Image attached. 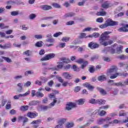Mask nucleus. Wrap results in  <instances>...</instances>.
Returning a JSON list of instances; mask_svg holds the SVG:
<instances>
[{
	"mask_svg": "<svg viewBox=\"0 0 128 128\" xmlns=\"http://www.w3.org/2000/svg\"><path fill=\"white\" fill-rule=\"evenodd\" d=\"M110 34V32H105L102 34L100 39V44H102V46H108V44H112V40H109L108 42H106V40H108L110 38L108 34Z\"/></svg>",
	"mask_w": 128,
	"mask_h": 128,
	"instance_id": "obj_1",
	"label": "nucleus"
},
{
	"mask_svg": "<svg viewBox=\"0 0 128 128\" xmlns=\"http://www.w3.org/2000/svg\"><path fill=\"white\" fill-rule=\"evenodd\" d=\"M108 26H118V22L116 21H113L112 19L109 18L106 22Z\"/></svg>",
	"mask_w": 128,
	"mask_h": 128,
	"instance_id": "obj_2",
	"label": "nucleus"
},
{
	"mask_svg": "<svg viewBox=\"0 0 128 128\" xmlns=\"http://www.w3.org/2000/svg\"><path fill=\"white\" fill-rule=\"evenodd\" d=\"M54 56H56V54H50L46 55L44 58H42L40 59V61L44 62L46 60H52V58H54Z\"/></svg>",
	"mask_w": 128,
	"mask_h": 128,
	"instance_id": "obj_3",
	"label": "nucleus"
},
{
	"mask_svg": "<svg viewBox=\"0 0 128 128\" xmlns=\"http://www.w3.org/2000/svg\"><path fill=\"white\" fill-rule=\"evenodd\" d=\"M121 26L122 27L119 28L118 30L120 32H128V24H122Z\"/></svg>",
	"mask_w": 128,
	"mask_h": 128,
	"instance_id": "obj_4",
	"label": "nucleus"
},
{
	"mask_svg": "<svg viewBox=\"0 0 128 128\" xmlns=\"http://www.w3.org/2000/svg\"><path fill=\"white\" fill-rule=\"evenodd\" d=\"M118 76H128V74L126 72H122V73H116L115 74H112L110 76V78H112V80L114 78H118Z\"/></svg>",
	"mask_w": 128,
	"mask_h": 128,
	"instance_id": "obj_5",
	"label": "nucleus"
},
{
	"mask_svg": "<svg viewBox=\"0 0 128 128\" xmlns=\"http://www.w3.org/2000/svg\"><path fill=\"white\" fill-rule=\"evenodd\" d=\"M76 108V104L71 102L66 104V109L67 110H72V108Z\"/></svg>",
	"mask_w": 128,
	"mask_h": 128,
	"instance_id": "obj_6",
	"label": "nucleus"
},
{
	"mask_svg": "<svg viewBox=\"0 0 128 128\" xmlns=\"http://www.w3.org/2000/svg\"><path fill=\"white\" fill-rule=\"evenodd\" d=\"M38 114L36 112H30L27 113L26 116L30 118H34L38 116Z\"/></svg>",
	"mask_w": 128,
	"mask_h": 128,
	"instance_id": "obj_7",
	"label": "nucleus"
},
{
	"mask_svg": "<svg viewBox=\"0 0 128 128\" xmlns=\"http://www.w3.org/2000/svg\"><path fill=\"white\" fill-rule=\"evenodd\" d=\"M62 76L66 80H72V75L70 74L68 72H64L62 74Z\"/></svg>",
	"mask_w": 128,
	"mask_h": 128,
	"instance_id": "obj_8",
	"label": "nucleus"
},
{
	"mask_svg": "<svg viewBox=\"0 0 128 128\" xmlns=\"http://www.w3.org/2000/svg\"><path fill=\"white\" fill-rule=\"evenodd\" d=\"M118 72V67L116 66H112L110 69L108 70V74H114Z\"/></svg>",
	"mask_w": 128,
	"mask_h": 128,
	"instance_id": "obj_9",
	"label": "nucleus"
},
{
	"mask_svg": "<svg viewBox=\"0 0 128 128\" xmlns=\"http://www.w3.org/2000/svg\"><path fill=\"white\" fill-rule=\"evenodd\" d=\"M48 96H49V98H54L53 100V102L50 103V106H54V104H56V103L57 102L56 98H55L56 95L51 94Z\"/></svg>",
	"mask_w": 128,
	"mask_h": 128,
	"instance_id": "obj_10",
	"label": "nucleus"
},
{
	"mask_svg": "<svg viewBox=\"0 0 128 128\" xmlns=\"http://www.w3.org/2000/svg\"><path fill=\"white\" fill-rule=\"evenodd\" d=\"M42 122V120H34L31 122V124H34L33 126L34 128H38V124Z\"/></svg>",
	"mask_w": 128,
	"mask_h": 128,
	"instance_id": "obj_11",
	"label": "nucleus"
},
{
	"mask_svg": "<svg viewBox=\"0 0 128 128\" xmlns=\"http://www.w3.org/2000/svg\"><path fill=\"white\" fill-rule=\"evenodd\" d=\"M88 47L92 48V50H93V48H98V44L94 42H90L88 44Z\"/></svg>",
	"mask_w": 128,
	"mask_h": 128,
	"instance_id": "obj_12",
	"label": "nucleus"
},
{
	"mask_svg": "<svg viewBox=\"0 0 128 128\" xmlns=\"http://www.w3.org/2000/svg\"><path fill=\"white\" fill-rule=\"evenodd\" d=\"M101 6L103 8H110V2H104L102 3Z\"/></svg>",
	"mask_w": 128,
	"mask_h": 128,
	"instance_id": "obj_13",
	"label": "nucleus"
},
{
	"mask_svg": "<svg viewBox=\"0 0 128 128\" xmlns=\"http://www.w3.org/2000/svg\"><path fill=\"white\" fill-rule=\"evenodd\" d=\"M90 30H98V28H92L91 27H88L82 30V32H90Z\"/></svg>",
	"mask_w": 128,
	"mask_h": 128,
	"instance_id": "obj_14",
	"label": "nucleus"
},
{
	"mask_svg": "<svg viewBox=\"0 0 128 128\" xmlns=\"http://www.w3.org/2000/svg\"><path fill=\"white\" fill-rule=\"evenodd\" d=\"M100 37V34L98 32H94L92 35H89L86 36V38H99Z\"/></svg>",
	"mask_w": 128,
	"mask_h": 128,
	"instance_id": "obj_15",
	"label": "nucleus"
},
{
	"mask_svg": "<svg viewBox=\"0 0 128 128\" xmlns=\"http://www.w3.org/2000/svg\"><path fill=\"white\" fill-rule=\"evenodd\" d=\"M41 8L44 10H51L52 6H48V5H44L41 6Z\"/></svg>",
	"mask_w": 128,
	"mask_h": 128,
	"instance_id": "obj_16",
	"label": "nucleus"
},
{
	"mask_svg": "<svg viewBox=\"0 0 128 128\" xmlns=\"http://www.w3.org/2000/svg\"><path fill=\"white\" fill-rule=\"evenodd\" d=\"M96 90H98V92H100L102 94H106V92L101 88L98 87Z\"/></svg>",
	"mask_w": 128,
	"mask_h": 128,
	"instance_id": "obj_17",
	"label": "nucleus"
},
{
	"mask_svg": "<svg viewBox=\"0 0 128 128\" xmlns=\"http://www.w3.org/2000/svg\"><path fill=\"white\" fill-rule=\"evenodd\" d=\"M84 99L80 98L76 102L78 104L79 106H82V104H84Z\"/></svg>",
	"mask_w": 128,
	"mask_h": 128,
	"instance_id": "obj_18",
	"label": "nucleus"
},
{
	"mask_svg": "<svg viewBox=\"0 0 128 128\" xmlns=\"http://www.w3.org/2000/svg\"><path fill=\"white\" fill-rule=\"evenodd\" d=\"M96 104H106V100L102 99L96 100Z\"/></svg>",
	"mask_w": 128,
	"mask_h": 128,
	"instance_id": "obj_19",
	"label": "nucleus"
},
{
	"mask_svg": "<svg viewBox=\"0 0 128 128\" xmlns=\"http://www.w3.org/2000/svg\"><path fill=\"white\" fill-rule=\"evenodd\" d=\"M98 80L99 82H104L106 80V77L105 76L102 75L101 76H100L98 78Z\"/></svg>",
	"mask_w": 128,
	"mask_h": 128,
	"instance_id": "obj_20",
	"label": "nucleus"
},
{
	"mask_svg": "<svg viewBox=\"0 0 128 128\" xmlns=\"http://www.w3.org/2000/svg\"><path fill=\"white\" fill-rule=\"evenodd\" d=\"M40 102L38 100H33L29 103V106H36L38 104H40Z\"/></svg>",
	"mask_w": 128,
	"mask_h": 128,
	"instance_id": "obj_21",
	"label": "nucleus"
},
{
	"mask_svg": "<svg viewBox=\"0 0 128 128\" xmlns=\"http://www.w3.org/2000/svg\"><path fill=\"white\" fill-rule=\"evenodd\" d=\"M102 11L98 12L96 13L97 16H106V12L104 10H102Z\"/></svg>",
	"mask_w": 128,
	"mask_h": 128,
	"instance_id": "obj_22",
	"label": "nucleus"
},
{
	"mask_svg": "<svg viewBox=\"0 0 128 128\" xmlns=\"http://www.w3.org/2000/svg\"><path fill=\"white\" fill-rule=\"evenodd\" d=\"M74 126V122H68L66 125V128H72Z\"/></svg>",
	"mask_w": 128,
	"mask_h": 128,
	"instance_id": "obj_23",
	"label": "nucleus"
},
{
	"mask_svg": "<svg viewBox=\"0 0 128 128\" xmlns=\"http://www.w3.org/2000/svg\"><path fill=\"white\" fill-rule=\"evenodd\" d=\"M84 86L88 88V90H94V86H92V85L88 84V83H86L84 84Z\"/></svg>",
	"mask_w": 128,
	"mask_h": 128,
	"instance_id": "obj_24",
	"label": "nucleus"
},
{
	"mask_svg": "<svg viewBox=\"0 0 128 128\" xmlns=\"http://www.w3.org/2000/svg\"><path fill=\"white\" fill-rule=\"evenodd\" d=\"M22 86L23 84L22 83H18V86L19 88L18 90V92H20L22 90Z\"/></svg>",
	"mask_w": 128,
	"mask_h": 128,
	"instance_id": "obj_25",
	"label": "nucleus"
},
{
	"mask_svg": "<svg viewBox=\"0 0 128 128\" xmlns=\"http://www.w3.org/2000/svg\"><path fill=\"white\" fill-rule=\"evenodd\" d=\"M28 110V106H23L20 107V110H22V112H26Z\"/></svg>",
	"mask_w": 128,
	"mask_h": 128,
	"instance_id": "obj_26",
	"label": "nucleus"
},
{
	"mask_svg": "<svg viewBox=\"0 0 128 128\" xmlns=\"http://www.w3.org/2000/svg\"><path fill=\"white\" fill-rule=\"evenodd\" d=\"M114 86H124V83H122V82H119L118 83H114L113 84Z\"/></svg>",
	"mask_w": 128,
	"mask_h": 128,
	"instance_id": "obj_27",
	"label": "nucleus"
},
{
	"mask_svg": "<svg viewBox=\"0 0 128 128\" xmlns=\"http://www.w3.org/2000/svg\"><path fill=\"white\" fill-rule=\"evenodd\" d=\"M120 122H122L120 120H114L113 121L109 122V124H120Z\"/></svg>",
	"mask_w": 128,
	"mask_h": 128,
	"instance_id": "obj_28",
	"label": "nucleus"
},
{
	"mask_svg": "<svg viewBox=\"0 0 128 128\" xmlns=\"http://www.w3.org/2000/svg\"><path fill=\"white\" fill-rule=\"evenodd\" d=\"M24 54L27 56H32V51L30 50H26L24 52Z\"/></svg>",
	"mask_w": 128,
	"mask_h": 128,
	"instance_id": "obj_29",
	"label": "nucleus"
},
{
	"mask_svg": "<svg viewBox=\"0 0 128 128\" xmlns=\"http://www.w3.org/2000/svg\"><path fill=\"white\" fill-rule=\"evenodd\" d=\"M104 122H106V120H104V118H100L98 120V124H102Z\"/></svg>",
	"mask_w": 128,
	"mask_h": 128,
	"instance_id": "obj_30",
	"label": "nucleus"
},
{
	"mask_svg": "<svg viewBox=\"0 0 128 128\" xmlns=\"http://www.w3.org/2000/svg\"><path fill=\"white\" fill-rule=\"evenodd\" d=\"M123 48L122 46H120L117 48V54H122V50Z\"/></svg>",
	"mask_w": 128,
	"mask_h": 128,
	"instance_id": "obj_31",
	"label": "nucleus"
},
{
	"mask_svg": "<svg viewBox=\"0 0 128 128\" xmlns=\"http://www.w3.org/2000/svg\"><path fill=\"white\" fill-rule=\"evenodd\" d=\"M74 16V13L69 12V13H67V14H65L64 16L65 18H68L70 16Z\"/></svg>",
	"mask_w": 128,
	"mask_h": 128,
	"instance_id": "obj_32",
	"label": "nucleus"
},
{
	"mask_svg": "<svg viewBox=\"0 0 128 128\" xmlns=\"http://www.w3.org/2000/svg\"><path fill=\"white\" fill-rule=\"evenodd\" d=\"M36 46L38 48H42V42H38L35 44Z\"/></svg>",
	"mask_w": 128,
	"mask_h": 128,
	"instance_id": "obj_33",
	"label": "nucleus"
},
{
	"mask_svg": "<svg viewBox=\"0 0 128 128\" xmlns=\"http://www.w3.org/2000/svg\"><path fill=\"white\" fill-rule=\"evenodd\" d=\"M36 96H38V98H42L44 96V94L40 92H36Z\"/></svg>",
	"mask_w": 128,
	"mask_h": 128,
	"instance_id": "obj_34",
	"label": "nucleus"
},
{
	"mask_svg": "<svg viewBox=\"0 0 128 128\" xmlns=\"http://www.w3.org/2000/svg\"><path fill=\"white\" fill-rule=\"evenodd\" d=\"M118 58L124 60H126V58H128V56L126 55H120L118 56Z\"/></svg>",
	"mask_w": 128,
	"mask_h": 128,
	"instance_id": "obj_35",
	"label": "nucleus"
},
{
	"mask_svg": "<svg viewBox=\"0 0 128 128\" xmlns=\"http://www.w3.org/2000/svg\"><path fill=\"white\" fill-rule=\"evenodd\" d=\"M65 122H66V119H64V118L62 119L58 122V124L62 126V124H64Z\"/></svg>",
	"mask_w": 128,
	"mask_h": 128,
	"instance_id": "obj_36",
	"label": "nucleus"
},
{
	"mask_svg": "<svg viewBox=\"0 0 128 128\" xmlns=\"http://www.w3.org/2000/svg\"><path fill=\"white\" fill-rule=\"evenodd\" d=\"M94 66H92L90 67L89 68V72L91 73V74H94Z\"/></svg>",
	"mask_w": 128,
	"mask_h": 128,
	"instance_id": "obj_37",
	"label": "nucleus"
},
{
	"mask_svg": "<svg viewBox=\"0 0 128 128\" xmlns=\"http://www.w3.org/2000/svg\"><path fill=\"white\" fill-rule=\"evenodd\" d=\"M82 64H83L82 65V68H84L88 66V61H84Z\"/></svg>",
	"mask_w": 128,
	"mask_h": 128,
	"instance_id": "obj_38",
	"label": "nucleus"
},
{
	"mask_svg": "<svg viewBox=\"0 0 128 128\" xmlns=\"http://www.w3.org/2000/svg\"><path fill=\"white\" fill-rule=\"evenodd\" d=\"M88 36H86V34L85 33H82L80 34V38H86L88 37H87Z\"/></svg>",
	"mask_w": 128,
	"mask_h": 128,
	"instance_id": "obj_39",
	"label": "nucleus"
},
{
	"mask_svg": "<svg viewBox=\"0 0 128 128\" xmlns=\"http://www.w3.org/2000/svg\"><path fill=\"white\" fill-rule=\"evenodd\" d=\"M40 108L42 110H47L48 108V106L42 105L40 106Z\"/></svg>",
	"mask_w": 128,
	"mask_h": 128,
	"instance_id": "obj_40",
	"label": "nucleus"
},
{
	"mask_svg": "<svg viewBox=\"0 0 128 128\" xmlns=\"http://www.w3.org/2000/svg\"><path fill=\"white\" fill-rule=\"evenodd\" d=\"M18 11H13L11 12V16H18Z\"/></svg>",
	"mask_w": 128,
	"mask_h": 128,
	"instance_id": "obj_41",
	"label": "nucleus"
},
{
	"mask_svg": "<svg viewBox=\"0 0 128 128\" xmlns=\"http://www.w3.org/2000/svg\"><path fill=\"white\" fill-rule=\"evenodd\" d=\"M96 22H104V18H102V17L101 18H98L96 19Z\"/></svg>",
	"mask_w": 128,
	"mask_h": 128,
	"instance_id": "obj_42",
	"label": "nucleus"
},
{
	"mask_svg": "<svg viewBox=\"0 0 128 128\" xmlns=\"http://www.w3.org/2000/svg\"><path fill=\"white\" fill-rule=\"evenodd\" d=\"M126 114H128V113H126L122 110L120 111L119 113L120 116H124Z\"/></svg>",
	"mask_w": 128,
	"mask_h": 128,
	"instance_id": "obj_43",
	"label": "nucleus"
},
{
	"mask_svg": "<svg viewBox=\"0 0 128 128\" xmlns=\"http://www.w3.org/2000/svg\"><path fill=\"white\" fill-rule=\"evenodd\" d=\"M0 28H2V30H4V28H8V26H4V23H0Z\"/></svg>",
	"mask_w": 128,
	"mask_h": 128,
	"instance_id": "obj_44",
	"label": "nucleus"
},
{
	"mask_svg": "<svg viewBox=\"0 0 128 128\" xmlns=\"http://www.w3.org/2000/svg\"><path fill=\"white\" fill-rule=\"evenodd\" d=\"M58 46L60 48H64V46H66V43L64 42L60 43L59 44Z\"/></svg>",
	"mask_w": 128,
	"mask_h": 128,
	"instance_id": "obj_45",
	"label": "nucleus"
},
{
	"mask_svg": "<svg viewBox=\"0 0 128 128\" xmlns=\"http://www.w3.org/2000/svg\"><path fill=\"white\" fill-rule=\"evenodd\" d=\"M52 6H54V8H60V5L58 3H53Z\"/></svg>",
	"mask_w": 128,
	"mask_h": 128,
	"instance_id": "obj_46",
	"label": "nucleus"
},
{
	"mask_svg": "<svg viewBox=\"0 0 128 128\" xmlns=\"http://www.w3.org/2000/svg\"><path fill=\"white\" fill-rule=\"evenodd\" d=\"M2 58L7 62H12V60L6 57H4L2 56Z\"/></svg>",
	"mask_w": 128,
	"mask_h": 128,
	"instance_id": "obj_47",
	"label": "nucleus"
},
{
	"mask_svg": "<svg viewBox=\"0 0 128 128\" xmlns=\"http://www.w3.org/2000/svg\"><path fill=\"white\" fill-rule=\"evenodd\" d=\"M34 38H37V40H40V38H42V34H36L34 36Z\"/></svg>",
	"mask_w": 128,
	"mask_h": 128,
	"instance_id": "obj_48",
	"label": "nucleus"
},
{
	"mask_svg": "<svg viewBox=\"0 0 128 128\" xmlns=\"http://www.w3.org/2000/svg\"><path fill=\"white\" fill-rule=\"evenodd\" d=\"M89 102L90 104H96V100L94 98H92V99H90V100H89Z\"/></svg>",
	"mask_w": 128,
	"mask_h": 128,
	"instance_id": "obj_49",
	"label": "nucleus"
},
{
	"mask_svg": "<svg viewBox=\"0 0 128 128\" xmlns=\"http://www.w3.org/2000/svg\"><path fill=\"white\" fill-rule=\"evenodd\" d=\"M84 62V59L80 58L76 61L78 64H82Z\"/></svg>",
	"mask_w": 128,
	"mask_h": 128,
	"instance_id": "obj_50",
	"label": "nucleus"
},
{
	"mask_svg": "<svg viewBox=\"0 0 128 128\" xmlns=\"http://www.w3.org/2000/svg\"><path fill=\"white\" fill-rule=\"evenodd\" d=\"M32 84V82H30V81H28L24 84V86H26V88L30 86Z\"/></svg>",
	"mask_w": 128,
	"mask_h": 128,
	"instance_id": "obj_51",
	"label": "nucleus"
},
{
	"mask_svg": "<svg viewBox=\"0 0 128 128\" xmlns=\"http://www.w3.org/2000/svg\"><path fill=\"white\" fill-rule=\"evenodd\" d=\"M40 79L42 82H48V78L40 76Z\"/></svg>",
	"mask_w": 128,
	"mask_h": 128,
	"instance_id": "obj_52",
	"label": "nucleus"
},
{
	"mask_svg": "<svg viewBox=\"0 0 128 128\" xmlns=\"http://www.w3.org/2000/svg\"><path fill=\"white\" fill-rule=\"evenodd\" d=\"M74 24V21H70L66 23V26H72Z\"/></svg>",
	"mask_w": 128,
	"mask_h": 128,
	"instance_id": "obj_53",
	"label": "nucleus"
},
{
	"mask_svg": "<svg viewBox=\"0 0 128 128\" xmlns=\"http://www.w3.org/2000/svg\"><path fill=\"white\" fill-rule=\"evenodd\" d=\"M69 40H70V38H68V37H64L62 39V41L66 42H68Z\"/></svg>",
	"mask_w": 128,
	"mask_h": 128,
	"instance_id": "obj_54",
	"label": "nucleus"
},
{
	"mask_svg": "<svg viewBox=\"0 0 128 128\" xmlns=\"http://www.w3.org/2000/svg\"><path fill=\"white\" fill-rule=\"evenodd\" d=\"M22 94H20L18 95H16L14 96V100H18L20 98L22 97Z\"/></svg>",
	"mask_w": 128,
	"mask_h": 128,
	"instance_id": "obj_55",
	"label": "nucleus"
},
{
	"mask_svg": "<svg viewBox=\"0 0 128 128\" xmlns=\"http://www.w3.org/2000/svg\"><path fill=\"white\" fill-rule=\"evenodd\" d=\"M72 68L74 72H78L80 70V69L77 68L76 66V65L73 66Z\"/></svg>",
	"mask_w": 128,
	"mask_h": 128,
	"instance_id": "obj_56",
	"label": "nucleus"
},
{
	"mask_svg": "<svg viewBox=\"0 0 128 128\" xmlns=\"http://www.w3.org/2000/svg\"><path fill=\"white\" fill-rule=\"evenodd\" d=\"M62 33L60 32H58L54 34V38H58L59 36H60V34H62Z\"/></svg>",
	"mask_w": 128,
	"mask_h": 128,
	"instance_id": "obj_57",
	"label": "nucleus"
},
{
	"mask_svg": "<svg viewBox=\"0 0 128 128\" xmlns=\"http://www.w3.org/2000/svg\"><path fill=\"white\" fill-rule=\"evenodd\" d=\"M24 74H25V76H28V74H34V72L26 71Z\"/></svg>",
	"mask_w": 128,
	"mask_h": 128,
	"instance_id": "obj_58",
	"label": "nucleus"
},
{
	"mask_svg": "<svg viewBox=\"0 0 128 128\" xmlns=\"http://www.w3.org/2000/svg\"><path fill=\"white\" fill-rule=\"evenodd\" d=\"M64 66L63 65L58 64L57 66V68H54L55 70H59L60 68H62Z\"/></svg>",
	"mask_w": 128,
	"mask_h": 128,
	"instance_id": "obj_59",
	"label": "nucleus"
},
{
	"mask_svg": "<svg viewBox=\"0 0 128 128\" xmlns=\"http://www.w3.org/2000/svg\"><path fill=\"white\" fill-rule=\"evenodd\" d=\"M30 94V91H28L26 93L21 94H22V96H28V94Z\"/></svg>",
	"mask_w": 128,
	"mask_h": 128,
	"instance_id": "obj_60",
	"label": "nucleus"
},
{
	"mask_svg": "<svg viewBox=\"0 0 128 128\" xmlns=\"http://www.w3.org/2000/svg\"><path fill=\"white\" fill-rule=\"evenodd\" d=\"M56 78L60 82H64V79L62 77L57 76Z\"/></svg>",
	"mask_w": 128,
	"mask_h": 128,
	"instance_id": "obj_61",
	"label": "nucleus"
},
{
	"mask_svg": "<svg viewBox=\"0 0 128 128\" xmlns=\"http://www.w3.org/2000/svg\"><path fill=\"white\" fill-rule=\"evenodd\" d=\"M106 114V111L102 110L100 112V116H104V114Z\"/></svg>",
	"mask_w": 128,
	"mask_h": 128,
	"instance_id": "obj_62",
	"label": "nucleus"
},
{
	"mask_svg": "<svg viewBox=\"0 0 128 128\" xmlns=\"http://www.w3.org/2000/svg\"><path fill=\"white\" fill-rule=\"evenodd\" d=\"M100 28H107L108 25L106 24V23L104 24H102L100 26Z\"/></svg>",
	"mask_w": 128,
	"mask_h": 128,
	"instance_id": "obj_63",
	"label": "nucleus"
},
{
	"mask_svg": "<svg viewBox=\"0 0 128 128\" xmlns=\"http://www.w3.org/2000/svg\"><path fill=\"white\" fill-rule=\"evenodd\" d=\"M64 70H70V68H72V66L70 64H67L66 66H64Z\"/></svg>",
	"mask_w": 128,
	"mask_h": 128,
	"instance_id": "obj_64",
	"label": "nucleus"
}]
</instances>
